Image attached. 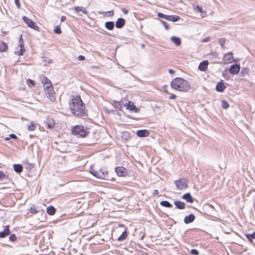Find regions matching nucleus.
<instances>
[{
    "instance_id": "2f4dec72",
    "label": "nucleus",
    "mask_w": 255,
    "mask_h": 255,
    "mask_svg": "<svg viewBox=\"0 0 255 255\" xmlns=\"http://www.w3.org/2000/svg\"><path fill=\"white\" fill-rule=\"evenodd\" d=\"M229 107V104L225 100L222 101V107L224 109H227Z\"/></svg>"
},
{
    "instance_id": "8fccbe9b",
    "label": "nucleus",
    "mask_w": 255,
    "mask_h": 255,
    "mask_svg": "<svg viewBox=\"0 0 255 255\" xmlns=\"http://www.w3.org/2000/svg\"><path fill=\"white\" fill-rule=\"evenodd\" d=\"M122 11L125 14H127L128 13V10L125 8H123L122 9Z\"/></svg>"
},
{
    "instance_id": "f704fd0d",
    "label": "nucleus",
    "mask_w": 255,
    "mask_h": 255,
    "mask_svg": "<svg viewBox=\"0 0 255 255\" xmlns=\"http://www.w3.org/2000/svg\"><path fill=\"white\" fill-rule=\"evenodd\" d=\"M246 237L249 241H252L253 239L255 238V232L252 234H247Z\"/></svg>"
},
{
    "instance_id": "f257e3e1",
    "label": "nucleus",
    "mask_w": 255,
    "mask_h": 255,
    "mask_svg": "<svg viewBox=\"0 0 255 255\" xmlns=\"http://www.w3.org/2000/svg\"><path fill=\"white\" fill-rule=\"evenodd\" d=\"M71 113L76 117H81L85 114V106L79 96L73 97L69 104Z\"/></svg>"
},
{
    "instance_id": "bb28decb",
    "label": "nucleus",
    "mask_w": 255,
    "mask_h": 255,
    "mask_svg": "<svg viewBox=\"0 0 255 255\" xmlns=\"http://www.w3.org/2000/svg\"><path fill=\"white\" fill-rule=\"evenodd\" d=\"M160 204L162 206H163V207H166V208H171L172 207V205L171 204H170L167 201H162L160 202Z\"/></svg>"
},
{
    "instance_id": "09e8293b",
    "label": "nucleus",
    "mask_w": 255,
    "mask_h": 255,
    "mask_svg": "<svg viewBox=\"0 0 255 255\" xmlns=\"http://www.w3.org/2000/svg\"><path fill=\"white\" fill-rule=\"evenodd\" d=\"M78 59L79 61H83L85 60V57L84 56L80 55L78 56Z\"/></svg>"
},
{
    "instance_id": "37998d69",
    "label": "nucleus",
    "mask_w": 255,
    "mask_h": 255,
    "mask_svg": "<svg viewBox=\"0 0 255 255\" xmlns=\"http://www.w3.org/2000/svg\"><path fill=\"white\" fill-rule=\"evenodd\" d=\"M193 255H199V252L196 249H192L190 252Z\"/></svg>"
},
{
    "instance_id": "aec40b11",
    "label": "nucleus",
    "mask_w": 255,
    "mask_h": 255,
    "mask_svg": "<svg viewBox=\"0 0 255 255\" xmlns=\"http://www.w3.org/2000/svg\"><path fill=\"white\" fill-rule=\"evenodd\" d=\"M176 207L179 209H184L185 208V204L180 201H175L174 202Z\"/></svg>"
},
{
    "instance_id": "49530a36",
    "label": "nucleus",
    "mask_w": 255,
    "mask_h": 255,
    "mask_svg": "<svg viewBox=\"0 0 255 255\" xmlns=\"http://www.w3.org/2000/svg\"><path fill=\"white\" fill-rule=\"evenodd\" d=\"M161 22H162V24L165 27V29L168 30L169 29V27H168V25L167 23V22L165 21H162Z\"/></svg>"
},
{
    "instance_id": "6ab92c4d",
    "label": "nucleus",
    "mask_w": 255,
    "mask_h": 255,
    "mask_svg": "<svg viewBox=\"0 0 255 255\" xmlns=\"http://www.w3.org/2000/svg\"><path fill=\"white\" fill-rule=\"evenodd\" d=\"M226 86L224 85V83L222 82H218L216 87V90L219 92H223Z\"/></svg>"
},
{
    "instance_id": "393cba45",
    "label": "nucleus",
    "mask_w": 255,
    "mask_h": 255,
    "mask_svg": "<svg viewBox=\"0 0 255 255\" xmlns=\"http://www.w3.org/2000/svg\"><path fill=\"white\" fill-rule=\"evenodd\" d=\"M105 26L108 30H113L114 27V22L113 21L106 22Z\"/></svg>"
},
{
    "instance_id": "ea45409f",
    "label": "nucleus",
    "mask_w": 255,
    "mask_h": 255,
    "mask_svg": "<svg viewBox=\"0 0 255 255\" xmlns=\"http://www.w3.org/2000/svg\"><path fill=\"white\" fill-rule=\"evenodd\" d=\"M90 172L91 174H92L94 176H96V171L94 170V165H91L90 168Z\"/></svg>"
},
{
    "instance_id": "5701e85b",
    "label": "nucleus",
    "mask_w": 255,
    "mask_h": 255,
    "mask_svg": "<svg viewBox=\"0 0 255 255\" xmlns=\"http://www.w3.org/2000/svg\"><path fill=\"white\" fill-rule=\"evenodd\" d=\"M170 40L177 46L181 44V40L178 37L172 36L170 38Z\"/></svg>"
},
{
    "instance_id": "a18cd8bd",
    "label": "nucleus",
    "mask_w": 255,
    "mask_h": 255,
    "mask_svg": "<svg viewBox=\"0 0 255 255\" xmlns=\"http://www.w3.org/2000/svg\"><path fill=\"white\" fill-rule=\"evenodd\" d=\"M15 3L18 8L20 7V3L19 2V0H14Z\"/></svg>"
},
{
    "instance_id": "72a5a7b5",
    "label": "nucleus",
    "mask_w": 255,
    "mask_h": 255,
    "mask_svg": "<svg viewBox=\"0 0 255 255\" xmlns=\"http://www.w3.org/2000/svg\"><path fill=\"white\" fill-rule=\"evenodd\" d=\"M127 236V232L126 231H124V232H123L122 235L119 237L118 240L119 241H123L126 238Z\"/></svg>"
},
{
    "instance_id": "bf43d9fd",
    "label": "nucleus",
    "mask_w": 255,
    "mask_h": 255,
    "mask_svg": "<svg viewBox=\"0 0 255 255\" xmlns=\"http://www.w3.org/2000/svg\"><path fill=\"white\" fill-rule=\"evenodd\" d=\"M10 136H9L8 137H5V140L7 141V140H9V139H10Z\"/></svg>"
},
{
    "instance_id": "9d476101",
    "label": "nucleus",
    "mask_w": 255,
    "mask_h": 255,
    "mask_svg": "<svg viewBox=\"0 0 255 255\" xmlns=\"http://www.w3.org/2000/svg\"><path fill=\"white\" fill-rule=\"evenodd\" d=\"M233 53L228 52L224 55L223 61L224 64H228L232 62Z\"/></svg>"
},
{
    "instance_id": "473e14b6",
    "label": "nucleus",
    "mask_w": 255,
    "mask_h": 255,
    "mask_svg": "<svg viewBox=\"0 0 255 255\" xmlns=\"http://www.w3.org/2000/svg\"><path fill=\"white\" fill-rule=\"evenodd\" d=\"M43 87H44V91H45V90H48L49 89H50V88H53V86H52V85L51 82L47 83L46 84H43Z\"/></svg>"
},
{
    "instance_id": "052dcab7",
    "label": "nucleus",
    "mask_w": 255,
    "mask_h": 255,
    "mask_svg": "<svg viewBox=\"0 0 255 255\" xmlns=\"http://www.w3.org/2000/svg\"><path fill=\"white\" fill-rule=\"evenodd\" d=\"M124 134H125L126 136H127V135H128V132H125V133H124Z\"/></svg>"
},
{
    "instance_id": "7c9ffc66",
    "label": "nucleus",
    "mask_w": 255,
    "mask_h": 255,
    "mask_svg": "<svg viewBox=\"0 0 255 255\" xmlns=\"http://www.w3.org/2000/svg\"><path fill=\"white\" fill-rule=\"evenodd\" d=\"M36 126L34 124V123H31L28 126L27 129L29 131H33L35 129Z\"/></svg>"
},
{
    "instance_id": "f8f14e48",
    "label": "nucleus",
    "mask_w": 255,
    "mask_h": 255,
    "mask_svg": "<svg viewBox=\"0 0 255 255\" xmlns=\"http://www.w3.org/2000/svg\"><path fill=\"white\" fill-rule=\"evenodd\" d=\"M45 126L49 129L52 128L55 126V122L51 118H48L45 122Z\"/></svg>"
},
{
    "instance_id": "6e6d98bb",
    "label": "nucleus",
    "mask_w": 255,
    "mask_h": 255,
    "mask_svg": "<svg viewBox=\"0 0 255 255\" xmlns=\"http://www.w3.org/2000/svg\"><path fill=\"white\" fill-rule=\"evenodd\" d=\"M66 17L65 16H62L61 18V21H64V20H65Z\"/></svg>"
},
{
    "instance_id": "20e7f679",
    "label": "nucleus",
    "mask_w": 255,
    "mask_h": 255,
    "mask_svg": "<svg viewBox=\"0 0 255 255\" xmlns=\"http://www.w3.org/2000/svg\"><path fill=\"white\" fill-rule=\"evenodd\" d=\"M25 51V49L24 47V42L23 41L22 35H20L19 37L18 44L14 51V53L17 55L21 56L23 55Z\"/></svg>"
},
{
    "instance_id": "412c9836",
    "label": "nucleus",
    "mask_w": 255,
    "mask_h": 255,
    "mask_svg": "<svg viewBox=\"0 0 255 255\" xmlns=\"http://www.w3.org/2000/svg\"><path fill=\"white\" fill-rule=\"evenodd\" d=\"M180 17L178 15H168L167 16L166 20L172 21V22H176L177 21L180 19Z\"/></svg>"
},
{
    "instance_id": "39448f33",
    "label": "nucleus",
    "mask_w": 255,
    "mask_h": 255,
    "mask_svg": "<svg viewBox=\"0 0 255 255\" xmlns=\"http://www.w3.org/2000/svg\"><path fill=\"white\" fill-rule=\"evenodd\" d=\"M174 183L178 190H183L187 188L188 185L186 180L184 179H180L175 180Z\"/></svg>"
},
{
    "instance_id": "423d86ee",
    "label": "nucleus",
    "mask_w": 255,
    "mask_h": 255,
    "mask_svg": "<svg viewBox=\"0 0 255 255\" xmlns=\"http://www.w3.org/2000/svg\"><path fill=\"white\" fill-rule=\"evenodd\" d=\"M45 93L47 97L51 102H54L55 100V94L53 88H50L48 90H45Z\"/></svg>"
},
{
    "instance_id": "2eb2a0df",
    "label": "nucleus",
    "mask_w": 255,
    "mask_h": 255,
    "mask_svg": "<svg viewBox=\"0 0 255 255\" xmlns=\"http://www.w3.org/2000/svg\"><path fill=\"white\" fill-rule=\"evenodd\" d=\"M149 131L147 129H140L136 131V135L138 137H146L148 136Z\"/></svg>"
},
{
    "instance_id": "e433bc0d",
    "label": "nucleus",
    "mask_w": 255,
    "mask_h": 255,
    "mask_svg": "<svg viewBox=\"0 0 255 255\" xmlns=\"http://www.w3.org/2000/svg\"><path fill=\"white\" fill-rule=\"evenodd\" d=\"M157 16L159 18H163L166 20L168 15L164 14L162 13L158 12L157 13Z\"/></svg>"
},
{
    "instance_id": "5fc2aeb1",
    "label": "nucleus",
    "mask_w": 255,
    "mask_h": 255,
    "mask_svg": "<svg viewBox=\"0 0 255 255\" xmlns=\"http://www.w3.org/2000/svg\"><path fill=\"white\" fill-rule=\"evenodd\" d=\"M210 40V38L207 37H206L203 40V42H208Z\"/></svg>"
},
{
    "instance_id": "680f3d73",
    "label": "nucleus",
    "mask_w": 255,
    "mask_h": 255,
    "mask_svg": "<svg viewBox=\"0 0 255 255\" xmlns=\"http://www.w3.org/2000/svg\"><path fill=\"white\" fill-rule=\"evenodd\" d=\"M48 62H49V63H52V60H49V61H48Z\"/></svg>"
},
{
    "instance_id": "cd10ccee",
    "label": "nucleus",
    "mask_w": 255,
    "mask_h": 255,
    "mask_svg": "<svg viewBox=\"0 0 255 255\" xmlns=\"http://www.w3.org/2000/svg\"><path fill=\"white\" fill-rule=\"evenodd\" d=\"M40 79L43 84H46L47 83L50 82L51 81L44 75L40 76Z\"/></svg>"
},
{
    "instance_id": "c9c22d12",
    "label": "nucleus",
    "mask_w": 255,
    "mask_h": 255,
    "mask_svg": "<svg viewBox=\"0 0 255 255\" xmlns=\"http://www.w3.org/2000/svg\"><path fill=\"white\" fill-rule=\"evenodd\" d=\"M219 43L221 46L222 48H225V43L226 42V39L224 38H220L218 40Z\"/></svg>"
},
{
    "instance_id": "a878e982",
    "label": "nucleus",
    "mask_w": 255,
    "mask_h": 255,
    "mask_svg": "<svg viewBox=\"0 0 255 255\" xmlns=\"http://www.w3.org/2000/svg\"><path fill=\"white\" fill-rule=\"evenodd\" d=\"M56 209L53 206H49L47 208V213L50 215H53L55 214Z\"/></svg>"
},
{
    "instance_id": "4c0bfd02",
    "label": "nucleus",
    "mask_w": 255,
    "mask_h": 255,
    "mask_svg": "<svg viewBox=\"0 0 255 255\" xmlns=\"http://www.w3.org/2000/svg\"><path fill=\"white\" fill-rule=\"evenodd\" d=\"M75 10L76 12L82 11L83 12H85V9L82 6H77L75 7Z\"/></svg>"
},
{
    "instance_id": "1a4fd4ad",
    "label": "nucleus",
    "mask_w": 255,
    "mask_h": 255,
    "mask_svg": "<svg viewBox=\"0 0 255 255\" xmlns=\"http://www.w3.org/2000/svg\"><path fill=\"white\" fill-rule=\"evenodd\" d=\"M97 178L101 179H107L108 178V172L104 169H101L97 171Z\"/></svg>"
},
{
    "instance_id": "c756f323",
    "label": "nucleus",
    "mask_w": 255,
    "mask_h": 255,
    "mask_svg": "<svg viewBox=\"0 0 255 255\" xmlns=\"http://www.w3.org/2000/svg\"><path fill=\"white\" fill-rule=\"evenodd\" d=\"M8 176L5 173L0 170V181L3 180L4 179H7Z\"/></svg>"
},
{
    "instance_id": "6e6552de",
    "label": "nucleus",
    "mask_w": 255,
    "mask_h": 255,
    "mask_svg": "<svg viewBox=\"0 0 255 255\" xmlns=\"http://www.w3.org/2000/svg\"><path fill=\"white\" fill-rule=\"evenodd\" d=\"M22 19L29 27L35 30H37V29L39 28V27L35 25V23L33 21L31 20L26 16H23L22 17Z\"/></svg>"
},
{
    "instance_id": "4d7b16f0",
    "label": "nucleus",
    "mask_w": 255,
    "mask_h": 255,
    "mask_svg": "<svg viewBox=\"0 0 255 255\" xmlns=\"http://www.w3.org/2000/svg\"><path fill=\"white\" fill-rule=\"evenodd\" d=\"M169 73L171 74H172L174 73V71L172 69H169L168 71Z\"/></svg>"
},
{
    "instance_id": "13d9d810",
    "label": "nucleus",
    "mask_w": 255,
    "mask_h": 255,
    "mask_svg": "<svg viewBox=\"0 0 255 255\" xmlns=\"http://www.w3.org/2000/svg\"><path fill=\"white\" fill-rule=\"evenodd\" d=\"M111 16L114 14V12L113 11H109L107 12Z\"/></svg>"
},
{
    "instance_id": "3c124183",
    "label": "nucleus",
    "mask_w": 255,
    "mask_h": 255,
    "mask_svg": "<svg viewBox=\"0 0 255 255\" xmlns=\"http://www.w3.org/2000/svg\"><path fill=\"white\" fill-rule=\"evenodd\" d=\"M196 9L200 12L202 11V7L199 5L196 6Z\"/></svg>"
},
{
    "instance_id": "864d4df0",
    "label": "nucleus",
    "mask_w": 255,
    "mask_h": 255,
    "mask_svg": "<svg viewBox=\"0 0 255 255\" xmlns=\"http://www.w3.org/2000/svg\"><path fill=\"white\" fill-rule=\"evenodd\" d=\"M158 194V191L157 190L155 189L153 190L152 194L153 196L157 195Z\"/></svg>"
},
{
    "instance_id": "b1692460",
    "label": "nucleus",
    "mask_w": 255,
    "mask_h": 255,
    "mask_svg": "<svg viewBox=\"0 0 255 255\" xmlns=\"http://www.w3.org/2000/svg\"><path fill=\"white\" fill-rule=\"evenodd\" d=\"M127 109L130 110V111H133L134 112H138V108H137L133 104V103H131L130 102H128V104L127 105Z\"/></svg>"
},
{
    "instance_id": "79ce46f5",
    "label": "nucleus",
    "mask_w": 255,
    "mask_h": 255,
    "mask_svg": "<svg viewBox=\"0 0 255 255\" xmlns=\"http://www.w3.org/2000/svg\"><path fill=\"white\" fill-rule=\"evenodd\" d=\"M27 83L28 85H31L32 86H35V84H34V81L33 80L30 79H27Z\"/></svg>"
},
{
    "instance_id": "f3484780",
    "label": "nucleus",
    "mask_w": 255,
    "mask_h": 255,
    "mask_svg": "<svg viewBox=\"0 0 255 255\" xmlns=\"http://www.w3.org/2000/svg\"><path fill=\"white\" fill-rule=\"evenodd\" d=\"M10 234V232L9 229V226H7L3 231L0 232V238H5Z\"/></svg>"
},
{
    "instance_id": "58836bf2",
    "label": "nucleus",
    "mask_w": 255,
    "mask_h": 255,
    "mask_svg": "<svg viewBox=\"0 0 255 255\" xmlns=\"http://www.w3.org/2000/svg\"><path fill=\"white\" fill-rule=\"evenodd\" d=\"M54 32L56 34H61L62 31L59 26H57L54 29Z\"/></svg>"
},
{
    "instance_id": "ddd939ff",
    "label": "nucleus",
    "mask_w": 255,
    "mask_h": 255,
    "mask_svg": "<svg viewBox=\"0 0 255 255\" xmlns=\"http://www.w3.org/2000/svg\"><path fill=\"white\" fill-rule=\"evenodd\" d=\"M209 62L207 60L201 62L198 66V69L201 71H205L208 68Z\"/></svg>"
},
{
    "instance_id": "4be33fe9",
    "label": "nucleus",
    "mask_w": 255,
    "mask_h": 255,
    "mask_svg": "<svg viewBox=\"0 0 255 255\" xmlns=\"http://www.w3.org/2000/svg\"><path fill=\"white\" fill-rule=\"evenodd\" d=\"M13 169L16 172L20 173L23 170V166L20 164H14Z\"/></svg>"
},
{
    "instance_id": "9b49d317",
    "label": "nucleus",
    "mask_w": 255,
    "mask_h": 255,
    "mask_svg": "<svg viewBox=\"0 0 255 255\" xmlns=\"http://www.w3.org/2000/svg\"><path fill=\"white\" fill-rule=\"evenodd\" d=\"M240 70V66L239 64H234L231 66L229 71L232 75L238 74Z\"/></svg>"
},
{
    "instance_id": "603ef678",
    "label": "nucleus",
    "mask_w": 255,
    "mask_h": 255,
    "mask_svg": "<svg viewBox=\"0 0 255 255\" xmlns=\"http://www.w3.org/2000/svg\"><path fill=\"white\" fill-rule=\"evenodd\" d=\"M176 97L175 95L171 94L170 96L169 97V99H175Z\"/></svg>"
},
{
    "instance_id": "c85d7f7f",
    "label": "nucleus",
    "mask_w": 255,
    "mask_h": 255,
    "mask_svg": "<svg viewBox=\"0 0 255 255\" xmlns=\"http://www.w3.org/2000/svg\"><path fill=\"white\" fill-rule=\"evenodd\" d=\"M7 48L6 44L3 42H0V51H4Z\"/></svg>"
},
{
    "instance_id": "a19ab883",
    "label": "nucleus",
    "mask_w": 255,
    "mask_h": 255,
    "mask_svg": "<svg viewBox=\"0 0 255 255\" xmlns=\"http://www.w3.org/2000/svg\"><path fill=\"white\" fill-rule=\"evenodd\" d=\"M29 211L31 213L34 214H36L38 212L37 209H36L34 207H30Z\"/></svg>"
},
{
    "instance_id": "4468645a",
    "label": "nucleus",
    "mask_w": 255,
    "mask_h": 255,
    "mask_svg": "<svg viewBox=\"0 0 255 255\" xmlns=\"http://www.w3.org/2000/svg\"><path fill=\"white\" fill-rule=\"evenodd\" d=\"M126 21L123 18H119L116 22V27L118 28H122L125 24Z\"/></svg>"
},
{
    "instance_id": "a211bd4d",
    "label": "nucleus",
    "mask_w": 255,
    "mask_h": 255,
    "mask_svg": "<svg viewBox=\"0 0 255 255\" xmlns=\"http://www.w3.org/2000/svg\"><path fill=\"white\" fill-rule=\"evenodd\" d=\"M182 198L190 203H192L194 201L193 197L189 193L184 194L182 196Z\"/></svg>"
},
{
    "instance_id": "7ed1b4c3",
    "label": "nucleus",
    "mask_w": 255,
    "mask_h": 255,
    "mask_svg": "<svg viewBox=\"0 0 255 255\" xmlns=\"http://www.w3.org/2000/svg\"><path fill=\"white\" fill-rule=\"evenodd\" d=\"M72 133L78 137H84L86 135V131L82 127L75 126L72 129Z\"/></svg>"
},
{
    "instance_id": "de8ad7c7",
    "label": "nucleus",
    "mask_w": 255,
    "mask_h": 255,
    "mask_svg": "<svg viewBox=\"0 0 255 255\" xmlns=\"http://www.w3.org/2000/svg\"><path fill=\"white\" fill-rule=\"evenodd\" d=\"M9 136H10V138H11L14 139H16L17 138V136L13 133L10 134V135H9Z\"/></svg>"
},
{
    "instance_id": "c03bdc74",
    "label": "nucleus",
    "mask_w": 255,
    "mask_h": 255,
    "mask_svg": "<svg viewBox=\"0 0 255 255\" xmlns=\"http://www.w3.org/2000/svg\"><path fill=\"white\" fill-rule=\"evenodd\" d=\"M9 240L12 242H14L16 240V236L14 234H12L9 237Z\"/></svg>"
},
{
    "instance_id": "f03ea898",
    "label": "nucleus",
    "mask_w": 255,
    "mask_h": 255,
    "mask_svg": "<svg viewBox=\"0 0 255 255\" xmlns=\"http://www.w3.org/2000/svg\"><path fill=\"white\" fill-rule=\"evenodd\" d=\"M171 87L181 92H187L189 90L190 86L189 82L181 78H175L171 82Z\"/></svg>"
},
{
    "instance_id": "0eeeda50",
    "label": "nucleus",
    "mask_w": 255,
    "mask_h": 255,
    "mask_svg": "<svg viewBox=\"0 0 255 255\" xmlns=\"http://www.w3.org/2000/svg\"><path fill=\"white\" fill-rule=\"evenodd\" d=\"M115 171L119 176L125 177L128 175L127 169L122 166H118L115 168Z\"/></svg>"
},
{
    "instance_id": "dca6fc26",
    "label": "nucleus",
    "mask_w": 255,
    "mask_h": 255,
    "mask_svg": "<svg viewBox=\"0 0 255 255\" xmlns=\"http://www.w3.org/2000/svg\"><path fill=\"white\" fill-rule=\"evenodd\" d=\"M195 219V216L193 214H190L189 215L187 216L184 219V222L185 224H189L193 222Z\"/></svg>"
}]
</instances>
